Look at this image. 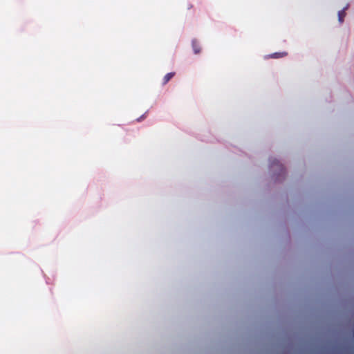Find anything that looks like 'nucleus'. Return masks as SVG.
<instances>
[{"mask_svg": "<svg viewBox=\"0 0 354 354\" xmlns=\"http://www.w3.org/2000/svg\"><path fill=\"white\" fill-rule=\"evenodd\" d=\"M175 75L174 72H171L166 74L162 79V85H165Z\"/></svg>", "mask_w": 354, "mask_h": 354, "instance_id": "3", "label": "nucleus"}, {"mask_svg": "<svg viewBox=\"0 0 354 354\" xmlns=\"http://www.w3.org/2000/svg\"><path fill=\"white\" fill-rule=\"evenodd\" d=\"M347 9V7H346L344 9L339 11L338 12V19L340 23H342L344 21V18L346 16L345 10Z\"/></svg>", "mask_w": 354, "mask_h": 354, "instance_id": "5", "label": "nucleus"}, {"mask_svg": "<svg viewBox=\"0 0 354 354\" xmlns=\"http://www.w3.org/2000/svg\"><path fill=\"white\" fill-rule=\"evenodd\" d=\"M192 48H193V50L195 54H198L201 53L200 44L196 39L192 40Z\"/></svg>", "mask_w": 354, "mask_h": 354, "instance_id": "2", "label": "nucleus"}, {"mask_svg": "<svg viewBox=\"0 0 354 354\" xmlns=\"http://www.w3.org/2000/svg\"><path fill=\"white\" fill-rule=\"evenodd\" d=\"M286 52H281V53H274L269 55L270 57L274 58V59H278L281 57H283L287 55Z\"/></svg>", "mask_w": 354, "mask_h": 354, "instance_id": "4", "label": "nucleus"}, {"mask_svg": "<svg viewBox=\"0 0 354 354\" xmlns=\"http://www.w3.org/2000/svg\"><path fill=\"white\" fill-rule=\"evenodd\" d=\"M270 168L273 171L278 172L279 175H283L285 174L284 167L277 159L271 161Z\"/></svg>", "mask_w": 354, "mask_h": 354, "instance_id": "1", "label": "nucleus"}]
</instances>
